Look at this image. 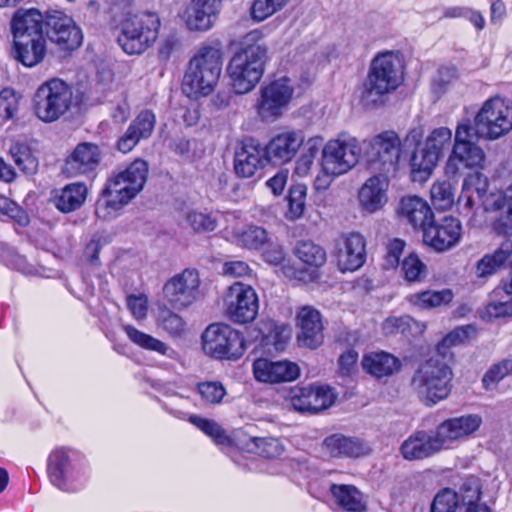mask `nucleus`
Masks as SVG:
<instances>
[{
  "label": "nucleus",
  "instance_id": "f257e3e1",
  "mask_svg": "<svg viewBox=\"0 0 512 512\" xmlns=\"http://www.w3.org/2000/svg\"><path fill=\"white\" fill-rule=\"evenodd\" d=\"M261 29L248 32L227 65V75L234 93L252 91L261 80L268 60V48Z\"/></svg>",
  "mask_w": 512,
  "mask_h": 512
},
{
  "label": "nucleus",
  "instance_id": "f03ea898",
  "mask_svg": "<svg viewBox=\"0 0 512 512\" xmlns=\"http://www.w3.org/2000/svg\"><path fill=\"white\" fill-rule=\"evenodd\" d=\"M147 175L148 165L141 159L135 160L124 170L113 174L96 203V216L103 220L117 216L122 208L142 191Z\"/></svg>",
  "mask_w": 512,
  "mask_h": 512
},
{
  "label": "nucleus",
  "instance_id": "7ed1b4c3",
  "mask_svg": "<svg viewBox=\"0 0 512 512\" xmlns=\"http://www.w3.org/2000/svg\"><path fill=\"white\" fill-rule=\"evenodd\" d=\"M43 22V15L37 9L20 10L12 19L14 57L25 67L37 66L47 54Z\"/></svg>",
  "mask_w": 512,
  "mask_h": 512
},
{
  "label": "nucleus",
  "instance_id": "20e7f679",
  "mask_svg": "<svg viewBox=\"0 0 512 512\" xmlns=\"http://www.w3.org/2000/svg\"><path fill=\"white\" fill-rule=\"evenodd\" d=\"M403 61L395 51L379 52L371 61L362 86L361 102L368 108L383 104V97L395 91L403 81Z\"/></svg>",
  "mask_w": 512,
  "mask_h": 512
},
{
  "label": "nucleus",
  "instance_id": "39448f33",
  "mask_svg": "<svg viewBox=\"0 0 512 512\" xmlns=\"http://www.w3.org/2000/svg\"><path fill=\"white\" fill-rule=\"evenodd\" d=\"M223 64L219 48L204 46L189 61L183 77V93L193 100L210 95L217 85Z\"/></svg>",
  "mask_w": 512,
  "mask_h": 512
},
{
  "label": "nucleus",
  "instance_id": "423d86ee",
  "mask_svg": "<svg viewBox=\"0 0 512 512\" xmlns=\"http://www.w3.org/2000/svg\"><path fill=\"white\" fill-rule=\"evenodd\" d=\"M452 379L453 372L449 365L432 357L419 365L411 386L426 406H433L448 397Z\"/></svg>",
  "mask_w": 512,
  "mask_h": 512
},
{
  "label": "nucleus",
  "instance_id": "0eeeda50",
  "mask_svg": "<svg viewBox=\"0 0 512 512\" xmlns=\"http://www.w3.org/2000/svg\"><path fill=\"white\" fill-rule=\"evenodd\" d=\"M482 139L472 130L469 118L459 120L455 127L453 145L446 162V174L455 176L461 169H483L485 152L477 144Z\"/></svg>",
  "mask_w": 512,
  "mask_h": 512
},
{
  "label": "nucleus",
  "instance_id": "6e6552de",
  "mask_svg": "<svg viewBox=\"0 0 512 512\" xmlns=\"http://www.w3.org/2000/svg\"><path fill=\"white\" fill-rule=\"evenodd\" d=\"M161 21L154 12H141L127 17L121 24L117 42L128 55H140L157 40Z\"/></svg>",
  "mask_w": 512,
  "mask_h": 512
},
{
  "label": "nucleus",
  "instance_id": "1a4fd4ad",
  "mask_svg": "<svg viewBox=\"0 0 512 512\" xmlns=\"http://www.w3.org/2000/svg\"><path fill=\"white\" fill-rule=\"evenodd\" d=\"M472 130L484 140H497L512 130V101L494 96L485 100L474 116Z\"/></svg>",
  "mask_w": 512,
  "mask_h": 512
},
{
  "label": "nucleus",
  "instance_id": "9d476101",
  "mask_svg": "<svg viewBox=\"0 0 512 512\" xmlns=\"http://www.w3.org/2000/svg\"><path fill=\"white\" fill-rule=\"evenodd\" d=\"M72 100L73 92L70 86L60 78H52L36 89L32 98V107L40 121L52 123L67 113Z\"/></svg>",
  "mask_w": 512,
  "mask_h": 512
},
{
  "label": "nucleus",
  "instance_id": "9b49d317",
  "mask_svg": "<svg viewBox=\"0 0 512 512\" xmlns=\"http://www.w3.org/2000/svg\"><path fill=\"white\" fill-rule=\"evenodd\" d=\"M204 353L218 360H236L245 352L246 346L240 332L228 324L209 325L201 335Z\"/></svg>",
  "mask_w": 512,
  "mask_h": 512
},
{
  "label": "nucleus",
  "instance_id": "f8f14e48",
  "mask_svg": "<svg viewBox=\"0 0 512 512\" xmlns=\"http://www.w3.org/2000/svg\"><path fill=\"white\" fill-rule=\"evenodd\" d=\"M360 155L358 140L343 133L323 146L320 165L327 174L343 175L358 163Z\"/></svg>",
  "mask_w": 512,
  "mask_h": 512
},
{
  "label": "nucleus",
  "instance_id": "ddd939ff",
  "mask_svg": "<svg viewBox=\"0 0 512 512\" xmlns=\"http://www.w3.org/2000/svg\"><path fill=\"white\" fill-rule=\"evenodd\" d=\"M294 86L290 78L282 76L263 85L255 107L257 115L265 122H274L288 109L293 98Z\"/></svg>",
  "mask_w": 512,
  "mask_h": 512
},
{
  "label": "nucleus",
  "instance_id": "4468645a",
  "mask_svg": "<svg viewBox=\"0 0 512 512\" xmlns=\"http://www.w3.org/2000/svg\"><path fill=\"white\" fill-rule=\"evenodd\" d=\"M200 284L198 271L185 269L164 284V298L175 308H186L200 298Z\"/></svg>",
  "mask_w": 512,
  "mask_h": 512
},
{
  "label": "nucleus",
  "instance_id": "2eb2a0df",
  "mask_svg": "<svg viewBox=\"0 0 512 512\" xmlns=\"http://www.w3.org/2000/svg\"><path fill=\"white\" fill-rule=\"evenodd\" d=\"M48 473L52 484L63 491H77L87 481L85 468L72 464L67 453L62 450H57L50 455Z\"/></svg>",
  "mask_w": 512,
  "mask_h": 512
},
{
  "label": "nucleus",
  "instance_id": "dca6fc26",
  "mask_svg": "<svg viewBox=\"0 0 512 512\" xmlns=\"http://www.w3.org/2000/svg\"><path fill=\"white\" fill-rule=\"evenodd\" d=\"M225 304L228 318L239 324L253 321L259 309L255 290L241 282H236L229 287Z\"/></svg>",
  "mask_w": 512,
  "mask_h": 512
},
{
  "label": "nucleus",
  "instance_id": "f3484780",
  "mask_svg": "<svg viewBox=\"0 0 512 512\" xmlns=\"http://www.w3.org/2000/svg\"><path fill=\"white\" fill-rule=\"evenodd\" d=\"M400 152L401 141L398 135L393 131H386L369 141L366 154L369 163L387 175L397 170Z\"/></svg>",
  "mask_w": 512,
  "mask_h": 512
},
{
  "label": "nucleus",
  "instance_id": "a211bd4d",
  "mask_svg": "<svg viewBox=\"0 0 512 512\" xmlns=\"http://www.w3.org/2000/svg\"><path fill=\"white\" fill-rule=\"evenodd\" d=\"M337 267L342 272L356 271L366 261V239L358 232L340 235L334 243L332 252Z\"/></svg>",
  "mask_w": 512,
  "mask_h": 512
},
{
  "label": "nucleus",
  "instance_id": "6ab92c4d",
  "mask_svg": "<svg viewBox=\"0 0 512 512\" xmlns=\"http://www.w3.org/2000/svg\"><path fill=\"white\" fill-rule=\"evenodd\" d=\"M47 37L61 50L77 49L83 41L81 29L62 11H49L46 16Z\"/></svg>",
  "mask_w": 512,
  "mask_h": 512
},
{
  "label": "nucleus",
  "instance_id": "aec40b11",
  "mask_svg": "<svg viewBox=\"0 0 512 512\" xmlns=\"http://www.w3.org/2000/svg\"><path fill=\"white\" fill-rule=\"evenodd\" d=\"M287 400L295 411L317 413L329 408L335 395L326 386H294L289 390Z\"/></svg>",
  "mask_w": 512,
  "mask_h": 512
},
{
  "label": "nucleus",
  "instance_id": "412c9836",
  "mask_svg": "<svg viewBox=\"0 0 512 512\" xmlns=\"http://www.w3.org/2000/svg\"><path fill=\"white\" fill-rule=\"evenodd\" d=\"M462 226L452 216L431 219L423 230V241L436 251H445L454 247L461 239Z\"/></svg>",
  "mask_w": 512,
  "mask_h": 512
},
{
  "label": "nucleus",
  "instance_id": "4be33fe9",
  "mask_svg": "<svg viewBox=\"0 0 512 512\" xmlns=\"http://www.w3.org/2000/svg\"><path fill=\"white\" fill-rule=\"evenodd\" d=\"M445 450L437 430H417L400 445L399 453L407 461H420Z\"/></svg>",
  "mask_w": 512,
  "mask_h": 512
},
{
  "label": "nucleus",
  "instance_id": "5701e85b",
  "mask_svg": "<svg viewBox=\"0 0 512 512\" xmlns=\"http://www.w3.org/2000/svg\"><path fill=\"white\" fill-rule=\"evenodd\" d=\"M218 13L216 0H190L180 18L187 30L206 32L214 26Z\"/></svg>",
  "mask_w": 512,
  "mask_h": 512
},
{
  "label": "nucleus",
  "instance_id": "b1692460",
  "mask_svg": "<svg viewBox=\"0 0 512 512\" xmlns=\"http://www.w3.org/2000/svg\"><path fill=\"white\" fill-rule=\"evenodd\" d=\"M481 424L482 418L479 415L467 414L443 421L436 430L444 449L447 450L476 432Z\"/></svg>",
  "mask_w": 512,
  "mask_h": 512
},
{
  "label": "nucleus",
  "instance_id": "393cba45",
  "mask_svg": "<svg viewBox=\"0 0 512 512\" xmlns=\"http://www.w3.org/2000/svg\"><path fill=\"white\" fill-rule=\"evenodd\" d=\"M253 375L259 382L278 384L296 380L300 376V368L288 360L258 358L253 362Z\"/></svg>",
  "mask_w": 512,
  "mask_h": 512
},
{
  "label": "nucleus",
  "instance_id": "a878e982",
  "mask_svg": "<svg viewBox=\"0 0 512 512\" xmlns=\"http://www.w3.org/2000/svg\"><path fill=\"white\" fill-rule=\"evenodd\" d=\"M389 179L386 174H378L368 178L360 187L358 201L360 207L370 213H376L388 202Z\"/></svg>",
  "mask_w": 512,
  "mask_h": 512
},
{
  "label": "nucleus",
  "instance_id": "bb28decb",
  "mask_svg": "<svg viewBox=\"0 0 512 512\" xmlns=\"http://www.w3.org/2000/svg\"><path fill=\"white\" fill-rule=\"evenodd\" d=\"M101 160V151L96 144L84 142L78 144L67 157L63 172L68 177H76L92 172Z\"/></svg>",
  "mask_w": 512,
  "mask_h": 512
},
{
  "label": "nucleus",
  "instance_id": "cd10ccee",
  "mask_svg": "<svg viewBox=\"0 0 512 512\" xmlns=\"http://www.w3.org/2000/svg\"><path fill=\"white\" fill-rule=\"evenodd\" d=\"M268 161L264 147L254 140H247L235 152L234 170L239 177L250 178Z\"/></svg>",
  "mask_w": 512,
  "mask_h": 512
},
{
  "label": "nucleus",
  "instance_id": "c85d7f7f",
  "mask_svg": "<svg viewBox=\"0 0 512 512\" xmlns=\"http://www.w3.org/2000/svg\"><path fill=\"white\" fill-rule=\"evenodd\" d=\"M300 328L298 342L301 346L315 349L323 341V325L320 312L311 306H303L297 313Z\"/></svg>",
  "mask_w": 512,
  "mask_h": 512
},
{
  "label": "nucleus",
  "instance_id": "c756f323",
  "mask_svg": "<svg viewBox=\"0 0 512 512\" xmlns=\"http://www.w3.org/2000/svg\"><path fill=\"white\" fill-rule=\"evenodd\" d=\"M303 143L301 131H285L273 137L264 150L268 160L282 164L291 161Z\"/></svg>",
  "mask_w": 512,
  "mask_h": 512
},
{
  "label": "nucleus",
  "instance_id": "7c9ffc66",
  "mask_svg": "<svg viewBox=\"0 0 512 512\" xmlns=\"http://www.w3.org/2000/svg\"><path fill=\"white\" fill-rule=\"evenodd\" d=\"M421 137L422 132L419 129L412 130L408 135V140L417 142L410 158L411 171L417 181L427 180L440 159L424 142L419 141Z\"/></svg>",
  "mask_w": 512,
  "mask_h": 512
},
{
  "label": "nucleus",
  "instance_id": "2f4dec72",
  "mask_svg": "<svg viewBox=\"0 0 512 512\" xmlns=\"http://www.w3.org/2000/svg\"><path fill=\"white\" fill-rule=\"evenodd\" d=\"M484 205L487 210L498 212L492 224L494 231L500 235H512V184L504 193L488 196Z\"/></svg>",
  "mask_w": 512,
  "mask_h": 512
},
{
  "label": "nucleus",
  "instance_id": "473e14b6",
  "mask_svg": "<svg viewBox=\"0 0 512 512\" xmlns=\"http://www.w3.org/2000/svg\"><path fill=\"white\" fill-rule=\"evenodd\" d=\"M480 316L486 321L512 317V275L502 286L495 288Z\"/></svg>",
  "mask_w": 512,
  "mask_h": 512
},
{
  "label": "nucleus",
  "instance_id": "72a5a7b5",
  "mask_svg": "<svg viewBox=\"0 0 512 512\" xmlns=\"http://www.w3.org/2000/svg\"><path fill=\"white\" fill-rule=\"evenodd\" d=\"M398 215L414 228H422L428 225L433 218L429 204L418 196L403 197L397 209Z\"/></svg>",
  "mask_w": 512,
  "mask_h": 512
},
{
  "label": "nucleus",
  "instance_id": "f704fd0d",
  "mask_svg": "<svg viewBox=\"0 0 512 512\" xmlns=\"http://www.w3.org/2000/svg\"><path fill=\"white\" fill-rule=\"evenodd\" d=\"M512 263V240L505 239L492 253L484 255L476 264L477 278L486 279Z\"/></svg>",
  "mask_w": 512,
  "mask_h": 512
},
{
  "label": "nucleus",
  "instance_id": "c9c22d12",
  "mask_svg": "<svg viewBox=\"0 0 512 512\" xmlns=\"http://www.w3.org/2000/svg\"><path fill=\"white\" fill-rule=\"evenodd\" d=\"M87 197V187L83 183H71L55 191L53 203L63 213L79 209Z\"/></svg>",
  "mask_w": 512,
  "mask_h": 512
},
{
  "label": "nucleus",
  "instance_id": "e433bc0d",
  "mask_svg": "<svg viewBox=\"0 0 512 512\" xmlns=\"http://www.w3.org/2000/svg\"><path fill=\"white\" fill-rule=\"evenodd\" d=\"M361 364L368 374L376 378L390 376L400 369V361L383 351L366 354Z\"/></svg>",
  "mask_w": 512,
  "mask_h": 512
},
{
  "label": "nucleus",
  "instance_id": "4c0bfd02",
  "mask_svg": "<svg viewBox=\"0 0 512 512\" xmlns=\"http://www.w3.org/2000/svg\"><path fill=\"white\" fill-rule=\"evenodd\" d=\"M324 445L333 457H359L369 450L361 440L339 434L326 438Z\"/></svg>",
  "mask_w": 512,
  "mask_h": 512
},
{
  "label": "nucleus",
  "instance_id": "58836bf2",
  "mask_svg": "<svg viewBox=\"0 0 512 512\" xmlns=\"http://www.w3.org/2000/svg\"><path fill=\"white\" fill-rule=\"evenodd\" d=\"M329 491L335 502L346 511L362 512L366 508L363 494L353 485L331 484Z\"/></svg>",
  "mask_w": 512,
  "mask_h": 512
},
{
  "label": "nucleus",
  "instance_id": "ea45409f",
  "mask_svg": "<svg viewBox=\"0 0 512 512\" xmlns=\"http://www.w3.org/2000/svg\"><path fill=\"white\" fill-rule=\"evenodd\" d=\"M123 330L128 339L136 346L168 358H174L175 351L163 341L135 328L132 325H123Z\"/></svg>",
  "mask_w": 512,
  "mask_h": 512
},
{
  "label": "nucleus",
  "instance_id": "a19ab883",
  "mask_svg": "<svg viewBox=\"0 0 512 512\" xmlns=\"http://www.w3.org/2000/svg\"><path fill=\"white\" fill-rule=\"evenodd\" d=\"M453 299V292L450 289L440 291L426 290L412 293L406 297L407 302L419 310H429L449 304Z\"/></svg>",
  "mask_w": 512,
  "mask_h": 512
},
{
  "label": "nucleus",
  "instance_id": "79ce46f5",
  "mask_svg": "<svg viewBox=\"0 0 512 512\" xmlns=\"http://www.w3.org/2000/svg\"><path fill=\"white\" fill-rule=\"evenodd\" d=\"M461 507L465 509L464 512H490L489 508L480 503V483L475 477H469L464 480L461 488Z\"/></svg>",
  "mask_w": 512,
  "mask_h": 512
},
{
  "label": "nucleus",
  "instance_id": "37998d69",
  "mask_svg": "<svg viewBox=\"0 0 512 512\" xmlns=\"http://www.w3.org/2000/svg\"><path fill=\"white\" fill-rule=\"evenodd\" d=\"M188 420L204 434L212 438L216 445L229 447L233 444L231 437L216 421L202 418L198 415H191Z\"/></svg>",
  "mask_w": 512,
  "mask_h": 512
},
{
  "label": "nucleus",
  "instance_id": "c03bdc74",
  "mask_svg": "<svg viewBox=\"0 0 512 512\" xmlns=\"http://www.w3.org/2000/svg\"><path fill=\"white\" fill-rule=\"evenodd\" d=\"M297 258L304 264L311 267H320L326 262L325 250L312 241H301L295 248Z\"/></svg>",
  "mask_w": 512,
  "mask_h": 512
},
{
  "label": "nucleus",
  "instance_id": "a18cd8bd",
  "mask_svg": "<svg viewBox=\"0 0 512 512\" xmlns=\"http://www.w3.org/2000/svg\"><path fill=\"white\" fill-rule=\"evenodd\" d=\"M9 153L14 163L25 174H34L38 169V159L33 155L30 148L23 143H13Z\"/></svg>",
  "mask_w": 512,
  "mask_h": 512
},
{
  "label": "nucleus",
  "instance_id": "49530a36",
  "mask_svg": "<svg viewBox=\"0 0 512 512\" xmlns=\"http://www.w3.org/2000/svg\"><path fill=\"white\" fill-rule=\"evenodd\" d=\"M471 330L470 326H460L450 331L437 344L436 351L438 355L443 358L451 357V349L464 344L468 340Z\"/></svg>",
  "mask_w": 512,
  "mask_h": 512
},
{
  "label": "nucleus",
  "instance_id": "de8ad7c7",
  "mask_svg": "<svg viewBox=\"0 0 512 512\" xmlns=\"http://www.w3.org/2000/svg\"><path fill=\"white\" fill-rule=\"evenodd\" d=\"M290 0H254L250 7V17L260 23L281 11L287 6Z\"/></svg>",
  "mask_w": 512,
  "mask_h": 512
},
{
  "label": "nucleus",
  "instance_id": "09e8293b",
  "mask_svg": "<svg viewBox=\"0 0 512 512\" xmlns=\"http://www.w3.org/2000/svg\"><path fill=\"white\" fill-rule=\"evenodd\" d=\"M247 446L250 451L266 458H276L284 451L283 444L274 437H252Z\"/></svg>",
  "mask_w": 512,
  "mask_h": 512
},
{
  "label": "nucleus",
  "instance_id": "8fccbe9b",
  "mask_svg": "<svg viewBox=\"0 0 512 512\" xmlns=\"http://www.w3.org/2000/svg\"><path fill=\"white\" fill-rule=\"evenodd\" d=\"M238 245L247 249L257 250L268 240L267 232L262 227L249 226L234 234Z\"/></svg>",
  "mask_w": 512,
  "mask_h": 512
},
{
  "label": "nucleus",
  "instance_id": "3c124183",
  "mask_svg": "<svg viewBox=\"0 0 512 512\" xmlns=\"http://www.w3.org/2000/svg\"><path fill=\"white\" fill-rule=\"evenodd\" d=\"M307 187L305 185H296L290 188L288 196V210L286 218L294 221L300 219L306 207Z\"/></svg>",
  "mask_w": 512,
  "mask_h": 512
},
{
  "label": "nucleus",
  "instance_id": "603ef678",
  "mask_svg": "<svg viewBox=\"0 0 512 512\" xmlns=\"http://www.w3.org/2000/svg\"><path fill=\"white\" fill-rule=\"evenodd\" d=\"M431 200L436 209L447 210L454 203V189L448 181H437L431 189Z\"/></svg>",
  "mask_w": 512,
  "mask_h": 512
},
{
  "label": "nucleus",
  "instance_id": "864d4df0",
  "mask_svg": "<svg viewBox=\"0 0 512 512\" xmlns=\"http://www.w3.org/2000/svg\"><path fill=\"white\" fill-rule=\"evenodd\" d=\"M452 137L451 129L448 127H438L433 129L423 142L437 157L441 158L444 151L450 146Z\"/></svg>",
  "mask_w": 512,
  "mask_h": 512
},
{
  "label": "nucleus",
  "instance_id": "5fc2aeb1",
  "mask_svg": "<svg viewBox=\"0 0 512 512\" xmlns=\"http://www.w3.org/2000/svg\"><path fill=\"white\" fill-rule=\"evenodd\" d=\"M510 374H512V358L504 359L486 371L482 378L483 386L486 390H493L501 380Z\"/></svg>",
  "mask_w": 512,
  "mask_h": 512
},
{
  "label": "nucleus",
  "instance_id": "6e6d98bb",
  "mask_svg": "<svg viewBox=\"0 0 512 512\" xmlns=\"http://www.w3.org/2000/svg\"><path fill=\"white\" fill-rule=\"evenodd\" d=\"M157 324L171 336H180L186 326L180 315L167 308L158 313Z\"/></svg>",
  "mask_w": 512,
  "mask_h": 512
},
{
  "label": "nucleus",
  "instance_id": "4d7b16f0",
  "mask_svg": "<svg viewBox=\"0 0 512 512\" xmlns=\"http://www.w3.org/2000/svg\"><path fill=\"white\" fill-rule=\"evenodd\" d=\"M461 495L452 489L445 488L439 491L431 504V512H455L460 506Z\"/></svg>",
  "mask_w": 512,
  "mask_h": 512
},
{
  "label": "nucleus",
  "instance_id": "13d9d810",
  "mask_svg": "<svg viewBox=\"0 0 512 512\" xmlns=\"http://www.w3.org/2000/svg\"><path fill=\"white\" fill-rule=\"evenodd\" d=\"M155 123V114L150 110H144L135 117L128 128L132 130L140 140H144L152 135Z\"/></svg>",
  "mask_w": 512,
  "mask_h": 512
},
{
  "label": "nucleus",
  "instance_id": "bf43d9fd",
  "mask_svg": "<svg viewBox=\"0 0 512 512\" xmlns=\"http://www.w3.org/2000/svg\"><path fill=\"white\" fill-rule=\"evenodd\" d=\"M401 270L409 282H419L426 276V265L417 254H409L402 262Z\"/></svg>",
  "mask_w": 512,
  "mask_h": 512
},
{
  "label": "nucleus",
  "instance_id": "052dcab7",
  "mask_svg": "<svg viewBox=\"0 0 512 512\" xmlns=\"http://www.w3.org/2000/svg\"><path fill=\"white\" fill-rule=\"evenodd\" d=\"M268 325L270 332L263 335L262 342L266 345H273L277 351L283 350L285 344L290 339V329L285 325H275L274 323H269Z\"/></svg>",
  "mask_w": 512,
  "mask_h": 512
},
{
  "label": "nucleus",
  "instance_id": "680f3d73",
  "mask_svg": "<svg viewBox=\"0 0 512 512\" xmlns=\"http://www.w3.org/2000/svg\"><path fill=\"white\" fill-rule=\"evenodd\" d=\"M19 97L13 89L5 88L0 92V119L9 120L18 111Z\"/></svg>",
  "mask_w": 512,
  "mask_h": 512
},
{
  "label": "nucleus",
  "instance_id": "e2e57ef3",
  "mask_svg": "<svg viewBox=\"0 0 512 512\" xmlns=\"http://www.w3.org/2000/svg\"><path fill=\"white\" fill-rule=\"evenodd\" d=\"M415 321L408 315L390 316L382 323V331L385 335L404 334Z\"/></svg>",
  "mask_w": 512,
  "mask_h": 512
},
{
  "label": "nucleus",
  "instance_id": "0e129e2a",
  "mask_svg": "<svg viewBox=\"0 0 512 512\" xmlns=\"http://www.w3.org/2000/svg\"><path fill=\"white\" fill-rule=\"evenodd\" d=\"M197 390L202 400L209 404H219L226 395L224 386L219 382L200 383Z\"/></svg>",
  "mask_w": 512,
  "mask_h": 512
},
{
  "label": "nucleus",
  "instance_id": "69168bd1",
  "mask_svg": "<svg viewBox=\"0 0 512 512\" xmlns=\"http://www.w3.org/2000/svg\"><path fill=\"white\" fill-rule=\"evenodd\" d=\"M186 222L196 232H211L217 226L210 215L194 210L187 212Z\"/></svg>",
  "mask_w": 512,
  "mask_h": 512
},
{
  "label": "nucleus",
  "instance_id": "338daca9",
  "mask_svg": "<svg viewBox=\"0 0 512 512\" xmlns=\"http://www.w3.org/2000/svg\"><path fill=\"white\" fill-rule=\"evenodd\" d=\"M0 213L13 219L21 226H25L29 222L27 213L14 201L3 195H0Z\"/></svg>",
  "mask_w": 512,
  "mask_h": 512
},
{
  "label": "nucleus",
  "instance_id": "774afa93",
  "mask_svg": "<svg viewBox=\"0 0 512 512\" xmlns=\"http://www.w3.org/2000/svg\"><path fill=\"white\" fill-rule=\"evenodd\" d=\"M488 178L480 172L469 174L463 182L462 188L465 191H470L477 195V198H482L488 189Z\"/></svg>",
  "mask_w": 512,
  "mask_h": 512
}]
</instances>
